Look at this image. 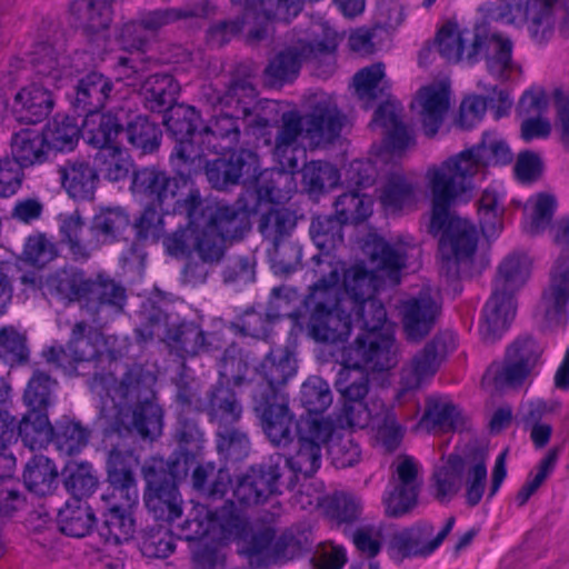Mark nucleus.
Segmentation results:
<instances>
[{"mask_svg": "<svg viewBox=\"0 0 569 569\" xmlns=\"http://www.w3.org/2000/svg\"><path fill=\"white\" fill-rule=\"evenodd\" d=\"M345 123L346 117L335 99L325 92L315 93L309 98L308 111L303 114L292 110L281 116L272 150L280 169L264 170L257 177V156L242 149L229 159L218 157L207 161V179L213 188L223 190L239 183L244 176L254 178L259 201L284 202L296 190L291 172L298 168L299 159L306 156L299 138L307 139L312 147L326 146L340 137Z\"/></svg>", "mask_w": 569, "mask_h": 569, "instance_id": "obj_1", "label": "nucleus"}, {"mask_svg": "<svg viewBox=\"0 0 569 569\" xmlns=\"http://www.w3.org/2000/svg\"><path fill=\"white\" fill-rule=\"evenodd\" d=\"M367 250L378 269V276L356 264L345 271L341 290L338 286L341 268L327 261L328 276L315 282L302 300L307 315L306 329L315 341L336 343L347 340L351 332L349 307L372 297L380 279L392 286L400 282V271L407 260L403 244H391L375 237L367 242Z\"/></svg>", "mask_w": 569, "mask_h": 569, "instance_id": "obj_2", "label": "nucleus"}, {"mask_svg": "<svg viewBox=\"0 0 569 569\" xmlns=\"http://www.w3.org/2000/svg\"><path fill=\"white\" fill-rule=\"evenodd\" d=\"M219 372L228 385L242 387L247 383L251 387L252 408L263 432L274 446H287L292 439L293 416L286 396L277 387L297 373L293 352L288 348L271 349L250 378L247 359L237 346L231 345L223 352Z\"/></svg>", "mask_w": 569, "mask_h": 569, "instance_id": "obj_3", "label": "nucleus"}, {"mask_svg": "<svg viewBox=\"0 0 569 569\" xmlns=\"http://www.w3.org/2000/svg\"><path fill=\"white\" fill-rule=\"evenodd\" d=\"M187 528L188 538L208 532L220 541L237 538L239 553L247 559L251 569L292 560L303 549L301 541L290 532L274 539L276 532L270 526L249 523L234 503L226 506L216 517L206 508L197 507Z\"/></svg>", "mask_w": 569, "mask_h": 569, "instance_id": "obj_4", "label": "nucleus"}, {"mask_svg": "<svg viewBox=\"0 0 569 569\" xmlns=\"http://www.w3.org/2000/svg\"><path fill=\"white\" fill-rule=\"evenodd\" d=\"M202 206L198 189H190L183 203L189 219L187 228L178 229L163 240L169 254L182 257L194 252L204 263H218L227 250V240L239 237L248 224V212L256 208L218 206L214 210Z\"/></svg>", "mask_w": 569, "mask_h": 569, "instance_id": "obj_5", "label": "nucleus"}, {"mask_svg": "<svg viewBox=\"0 0 569 569\" xmlns=\"http://www.w3.org/2000/svg\"><path fill=\"white\" fill-rule=\"evenodd\" d=\"M201 94L214 109H220L201 129V158L206 151L216 154L233 151L239 143L241 124L253 133L269 126L267 109L271 102L256 101L257 91L249 76L233 77L223 93L206 86Z\"/></svg>", "mask_w": 569, "mask_h": 569, "instance_id": "obj_6", "label": "nucleus"}, {"mask_svg": "<svg viewBox=\"0 0 569 569\" xmlns=\"http://www.w3.org/2000/svg\"><path fill=\"white\" fill-rule=\"evenodd\" d=\"M513 160V153L505 138L493 131L482 134L481 141L470 149L452 156L426 172L427 186L433 193V226L447 213L453 200L472 198V178L489 166H506Z\"/></svg>", "mask_w": 569, "mask_h": 569, "instance_id": "obj_7", "label": "nucleus"}, {"mask_svg": "<svg viewBox=\"0 0 569 569\" xmlns=\"http://www.w3.org/2000/svg\"><path fill=\"white\" fill-rule=\"evenodd\" d=\"M106 397L101 396V418L118 433L136 432L143 439H154L162 430V410L153 401L150 378L139 367L131 368L120 381L113 376L100 379Z\"/></svg>", "mask_w": 569, "mask_h": 569, "instance_id": "obj_8", "label": "nucleus"}, {"mask_svg": "<svg viewBox=\"0 0 569 569\" xmlns=\"http://www.w3.org/2000/svg\"><path fill=\"white\" fill-rule=\"evenodd\" d=\"M351 326L355 323L362 332L355 343L346 350V359L353 366L363 365L372 371H385L398 362V346L391 332L385 330L387 311L373 296L351 305L348 309Z\"/></svg>", "mask_w": 569, "mask_h": 569, "instance_id": "obj_9", "label": "nucleus"}, {"mask_svg": "<svg viewBox=\"0 0 569 569\" xmlns=\"http://www.w3.org/2000/svg\"><path fill=\"white\" fill-rule=\"evenodd\" d=\"M136 458L131 451L112 449L107 461L111 492L102 496L107 511L99 536L110 545L128 541L134 531L131 508L138 503L139 493L133 477Z\"/></svg>", "mask_w": 569, "mask_h": 569, "instance_id": "obj_10", "label": "nucleus"}, {"mask_svg": "<svg viewBox=\"0 0 569 569\" xmlns=\"http://www.w3.org/2000/svg\"><path fill=\"white\" fill-rule=\"evenodd\" d=\"M32 61L43 83L33 82L22 88L14 97L13 110L19 120L37 123L52 111L54 100L50 87H61L73 74V68L68 57L58 54L49 44L42 46Z\"/></svg>", "mask_w": 569, "mask_h": 569, "instance_id": "obj_11", "label": "nucleus"}, {"mask_svg": "<svg viewBox=\"0 0 569 569\" xmlns=\"http://www.w3.org/2000/svg\"><path fill=\"white\" fill-rule=\"evenodd\" d=\"M47 286L61 300L83 301L86 309L98 320L102 312H120L126 301V289L113 279L102 274L94 280L87 279L76 269L54 272L48 278Z\"/></svg>", "mask_w": 569, "mask_h": 569, "instance_id": "obj_12", "label": "nucleus"}, {"mask_svg": "<svg viewBox=\"0 0 569 569\" xmlns=\"http://www.w3.org/2000/svg\"><path fill=\"white\" fill-rule=\"evenodd\" d=\"M556 6L562 12V28L569 29V0H500L485 4L482 11L489 22L526 26L531 40L540 44L553 34Z\"/></svg>", "mask_w": 569, "mask_h": 569, "instance_id": "obj_13", "label": "nucleus"}, {"mask_svg": "<svg viewBox=\"0 0 569 569\" xmlns=\"http://www.w3.org/2000/svg\"><path fill=\"white\" fill-rule=\"evenodd\" d=\"M147 320L146 326L136 329L139 339L147 341L158 337L166 342L171 353L182 359L213 353L224 345L220 333L206 332L193 321L169 322V317L156 308Z\"/></svg>", "mask_w": 569, "mask_h": 569, "instance_id": "obj_14", "label": "nucleus"}, {"mask_svg": "<svg viewBox=\"0 0 569 569\" xmlns=\"http://www.w3.org/2000/svg\"><path fill=\"white\" fill-rule=\"evenodd\" d=\"M469 200H453L448 204L447 213L443 219L438 221V227L433 226V193H431V211L428 232L435 237L441 234L439 239V253L447 264V273L458 276L462 268L468 267L476 253L478 246V231L476 226L468 219L451 214V206Z\"/></svg>", "mask_w": 569, "mask_h": 569, "instance_id": "obj_15", "label": "nucleus"}, {"mask_svg": "<svg viewBox=\"0 0 569 569\" xmlns=\"http://www.w3.org/2000/svg\"><path fill=\"white\" fill-rule=\"evenodd\" d=\"M363 365L353 366L345 360L340 368L336 388L345 398L341 409L335 413L333 429L347 431L346 429H363L373 420L375 413L379 410L381 401H373L372 407L363 402L369 390V378Z\"/></svg>", "mask_w": 569, "mask_h": 569, "instance_id": "obj_16", "label": "nucleus"}, {"mask_svg": "<svg viewBox=\"0 0 569 569\" xmlns=\"http://www.w3.org/2000/svg\"><path fill=\"white\" fill-rule=\"evenodd\" d=\"M199 123L200 117L198 111L193 107L186 104L171 108L164 118L168 131L176 139L170 162L172 169L184 184L187 179L202 164L201 140L199 139L201 130H198Z\"/></svg>", "mask_w": 569, "mask_h": 569, "instance_id": "obj_17", "label": "nucleus"}, {"mask_svg": "<svg viewBox=\"0 0 569 569\" xmlns=\"http://www.w3.org/2000/svg\"><path fill=\"white\" fill-rule=\"evenodd\" d=\"M456 348V337L451 332L436 335L403 366L400 372L398 402L412 399L415 392L423 387L438 371L445 357Z\"/></svg>", "mask_w": 569, "mask_h": 569, "instance_id": "obj_18", "label": "nucleus"}, {"mask_svg": "<svg viewBox=\"0 0 569 569\" xmlns=\"http://www.w3.org/2000/svg\"><path fill=\"white\" fill-rule=\"evenodd\" d=\"M313 34L316 38L311 42H299L298 46L279 52L269 62L266 74L274 82L290 81L299 73L303 60L322 57L332 59L338 46L337 32L321 27V32H313Z\"/></svg>", "mask_w": 569, "mask_h": 569, "instance_id": "obj_19", "label": "nucleus"}, {"mask_svg": "<svg viewBox=\"0 0 569 569\" xmlns=\"http://www.w3.org/2000/svg\"><path fill=\"white\" fill-rule=\"evenodd\" d=\"M103 336L86 321H78L71 329L66 347H51L43 352L49 363L56 365L67 375H73L77 365L91 362L103 357Z\"/></svg>", "mask_w": 569, "mask_h": 569, "instance_id": "obj_20", "label": "nucleus"}, {"mask_svg": "<svg viewBox=\"0 0 569 569\" xmlns=\"http://www.w3.org/2000/svg\"><path fill=\"white\" fill-rule=\"evenodd\" d=\"M296 226L295 214L280 207H272L260 218L259 230L273 242L272 269L277 274H289L297 270L302 257L301 248L292 242H280Z\"/></svg>", "mask_w": 569, "mask_h": 569, "instance_id": "obj_21", "label": "nucleus"}, {"mask_svg": "<svg viewBox=\"0 0 569 569\" xmlns=\"http://www.w3.org/2000/svg\"><path fill=\"white\" fill-rule=\"evenodd\" d=\"M455 522L456 518L449 517L437 535H435L433 525L429 521H419L411 527L396 531L388 546L390 558L400 563L405 559L429 557L451 532Z\"/></svg>", "mask_w": 569, "mask_h": 569, "instance_id": "obj_22", "label": "nucleus"}, {"mask_svg": "<svg viewBox=\"0 0 569 569\" xmlns=\"http://www.w3.org/2000/svg\"><path fill=\"white\" fill-rule=\"evenodd\" d=\"M178 189L179 180L156 167H143L132 173V194L147 206H158L162 214L184 212L179 209L184 199H176Z\"/></svg>", "mask_w": 569, "mask_h": 569, "instance_id": "obj_23", "label": "nucleus"}, {"mask_svg": "<svg viewBox=\"0 0 569 569\" xmlns=\"http://www.w3.org/2000/svg\"><path fill=\"white\" fill-rule=\"evenodd\" d=\"M376 179V170L370 161L355 160L346 170V182L355 190L339 196L335 202V211L340 221L358 223L367 219L372 212V198L362 193L360 189L371 186Z\"/></svg>", "mask_w": 569, "mask_h": 569, "instance_id": "obj_24", "label": "nucleus"}, {"mask_svg": "<svg viewBox=\"0 0 569 569\" xmlns=\"http://www.w3.org/2000/svg\"><path fill=\"white\" fill-rule=\"evenodd\" d=\"M297 449L284 458V462L295 473L310 477L321 466L322 447L332 432V425L323 419H302L297 425Z\"/></svg>", "mask_w": 569, "mask_h": 569, "instance_id": "obj_25", "label": "nucleus"}, {"mask_svg": "<svg viewBox=\"0 0 569 569\" xmlns=\"http://www.w3.org/2000/svg\"><path fill=\"white\" fill-rule=\"evenodd\" d=\"M398 308L405 337L410 342L425 339L441 313V302L430 287L401 300Z\"/></svg>", "mask_w": 569, "mask_h": 569, "instance_id": "obj_26", "label": "nucleus"}, {"mask_svg": "<svg viewBox=\"0 0 569 569\" xmlns=\"http://www.w3.org/2000/svg\"><path fill=\"white\" fill-rule=\"evenodd\" d=\"M542 347L532 338L517 339L506 351L502 367L489 368L485 378L491 377L497 388L518 387L540 361Z\"/></svg>", "mask_w": 569, "mask_h": 569, "instance_id": "obj_27", "label": "nucleus"}, {"mask_svg": "<svg viewBox=\"0 0 569 569\" xmlns=\"http://www.w3.org/2000/svg\"><path fill=\"white\" fill-rule=\"evenodd\" d=\"M142 473L147 482L144 505L157 520L172 522L182 513L181 496L174 481L164 470H157L153 463H146Z\"/></svg>", "mask_w": 569, "mask_h": 569, "instance_id": "obj_28", "label": "nucleus"}, {"mask_svg": "<svg viewBox=\"0 0 569 569\" xmlns=\"http://www.w3.org/2000/svg\"><path fill=\"white\" fill-rule=\"evenodd\" d=\"M482 33L483 26L462 29L457 23L448 22L438 31L435 47L448 62L472 66L480 60Z\"/></svg>", "mask_w": 569, "mask_h": 569, "instance_id": "obj_29", "label": "nucleus"}, {"mask_svg": "<svg viewBox=\"0 0 569 569\" xmlns=\"http://www.w3.org/2000/svg\"><path fill=\"white\" fill-rule=\"evenodd\" d=\"M418 488V463L412 457H399L383 495L386 512L391 517L407 513L416 505Z\"/></svg>", "mask_w": 569, "mask_h": 569, "instance_id": "obj_30", "label": "nucleus"}, {"mask_svg": "<svg viewBox=\"0 0 569 569\" xmlns=\"http://www.w3.org/2000/svg\"><path fill=\"white\" fill-rule=\"evenodd\" d=\"M281 460V456L271 458L267 463L251 467L239 478L233 489V497L240 505L252 506L263 503L271 495L279 492Z\"/></svg>", "mask_w": 569, "mask_h": 569, "instance_id": "obj_31", "label": "nucleus"}, {"mask_svg": "<svg viewBox=\"0 0 569 569\" xmlns=\"http://www.w3.org/2000/svg\"><path fill=\"white\" fill-rule=\"evenodd\" d=\"M549 326L565 325L569 319V256L561 254L550 269V277L540 301Z\"/></svg>", "mask_w": 569, "mask_h": 569, "instance_id": "obj_32", "label": "nucleus"}, {"mask_svg": "<svg viewBox=\"0 0 569 569\" xmlns=\"http://www.w3.org/2000/svg\"><path fill=\"white\" fill-rule=\"evenodd\" d=\"M243 8L242 24L252 20L256 27L249 30L250 38L261 40L267 36V23L271 21L288 22L302 9L300 0H231Z\"/></svg>", "mask_w": 569, "mask_h": 569, "instance_id": "obj_33", "label": "nucleus"}, {"mask_svg": "<svg viewBox=\"0 0 569 569\" xmlns=\"http://www.w3.org/2000/svg\"><path fill=\"white\" fill-rule=\"evenodd\" d=\"M450 109V91L442 82L422 87L411 102V110L426 136L433 137Z\"/></svg>", "mask_w": 569, "mask_h": 569, "instance_id": "obj_34", "label": "nucleus"}, {"mask_svg": "<svg viewBox=\"0 0 569 569\" xmlns=\"http://www.w3.org/2000/svg\"><path fill=\"white\" fill-rule=\"evenodd\" d=\"M480 59H485L488 72L499 80L511 79L520 73V67L512 59V41L497 32L489 33L485 28L481 36Z\"/></svg>", "mask_w": 569, "mask_h": 569, "instance_id": "obj_35", "label": "nucleus"}, {"mask_svg": "<svg viewBox=\"0 0 569 569\" xmlns=\"http://www.w3.org/2000/svg\"><path fill=\"white\" fill-rule=\"evenodd\" d=\"M59 179L68 196L78 201L93 199L99 181L96 169L84 159H69L58 168Z\"/></svg>", "mask_w": 569, "mask_h": 569, "instance_id": "obj_36", "label": "nucleus"}, {"mask_svg": "<svg viewBox=\"0 0 569 569\" xmlns=\"http://www.w3.org/2000/svg\"><path fill=\"white\" fill-rule=\"evenodd\" d=\"M220 377L221 381L210 391L208 403L202 407V410L207 411L209 421L217 427L216 430L239 425L243 412L236 393L223 386L228 382L221 375Z\"/></svg>", "mask_w": 569, "mask_h": 569, "instance_id": "obj_37", "label": "nucleus"}, {"mask_svg": "<svg viewBox=\"0 0 569 569\" xmlns=\"http://www.w3.org/2000/svg\"><path fill=\"white\" fill-rule=\"evenodd\" d=\"M10 150L12 159L22 168L47 162L51 151L43 130L36 128H23L13 132Z\"/></svg>", "mask_w": 569, "mask_h": 569, "instance_id": "obj_38", "label": "nucleus"}, {"mask_svg": "<svg viewBox=\"0 0 569 569\" xmlns=\"http://www.w3.org/2000/svg\"><path fill=\"white\" fill-rule=\"evenodd\" d=\"M515 315V299L492 291L482 309L479 328L482 339L487 342L499 339L509 328Z\"/></svg>", "mask_w": 569, "mask_h": 569, "instance_id": "obj_39", "label": "nucleus"}, {"mask_svg": "<svg viewBox=\"0 0 569 569\" xmlns=\"http://www.w3.org/2000/svg\"><path fill=\"white\" fill-rule=\"evenodd\" d=\"M416 428L428 432L460 431L465 428V419L459 408L447 397L430 396Z\"/></svg>", "mask_w": 569, "mask_h": 569, "instance_id": "obj_40", "label": "nucleus"}, {"mask_svg": "<svg viewBox=\"0 0 569 569\" xmlns=\"http://www.w3.org/2000/svg\"><path fill=\"white\" fill-rule=\"evenodd\" d=\"M61 239L68 244L76 260H87L98 249V240L93 238L92 226L88 227L78 211L59 216Z\"/></svg>", "mask_w": 569, "mask_h": 569, "instance_id": "obj_41", "label": "nucleus"}, {"mask_svg": "<svg viewBox=\"0 0 569 569\" xmlns=\"http://www.w3.org/2000/svg\"><path fill=\"white\" fill-rule=\"evenodd\" d=\"M402 109L396 101H386L375 111L370 122L372 128L385 130L386 143L392 152H400L413 142L411 132L401 121Z\"/></svg>", "mask_w": 569, "mask_h": 569, "instance_id": "obj_42", "label": "nucleus"}, {"mask_svg": "<svg viewBox=\"0 0 569 569\" xmlns=\"http://www.w3.org/2000/svg\"><path fill=\"white\" fill-rule=\"evenodd\" d=\"M487 460L488 452L485 449H476L463 458L459 457L466 503L470 507L477 506L485 495L488 482Z\"/></svg>", "mask_w": 569, "mask_h": 569, "instance_id": "obj_43", "label": "nucleus"}, {"mask_svg": "<svg viewBox=\"0 0 569 569\" xmlns=\"http://www.w3.org/2000/svg\"><path fill=\"white\" fill-rule=\"evenodd\" d=\"M120 134H123V129L117 116L100 112L84 114L81 136L88 144L98 151H101L102 148L119 146Z\"/></svg>", "mask_w": 569, "mask_h": 569, "instance_id": "obj_44", "label": "nucleus"}, {"mask_svg": "<svg viewBox=\"0 0 569 569\" xmlns=\"http://www.w3.org/2000/svg\"><path fill=\"white\" fill-rule=\"evenodd\" d=\"M506 191L501 183L488 186L477 202L481 231L487 239L497 237L503 227Z\"/></svg>", "mask_w": 569, "mask_h": 569, "instance_id": "obj_45", "label": "nucleus"}, {"mask_svg": "<svg viewBox=\"0 0 569 569\" xmlns=\"http://www.w3.org/2000/svg\"><path fill=\"white\" fill-rule=\"evenodd\" d=\"M111 90L112 82L103 74L98 72L86 74L76 87L74 109L83 116L99 112L110 97Z\"/></svg>", "mask_w": 569, "mask_h": 569, "instance_id": "obj_46", "label": "nucleus"}, {"mask_svg": "<svg viewBox=\"0 0 569 569\" xmlns=\"http://www.w3.org/2000/svg\"><path fill=\"white\" fill-rule=\"evenodd\" d=\"M379 199L388 213L410 210L418 202L417 186L401 172L395 171L381 188Z\"/></svg>", "mask_w": 569, "mask_h": 569, "instance_id": "obj_47", "label": "nucleus"}, {"mask_svg": "<svg viewBox=\"0 0 569 569\" xmlns=\"http://www.w3.org/2000/svg\"><path fill=\"white\" fill-rule=\"evenodd\" d=\"M512 106V99L508 91L493 89V94L487 98L468 97L460 106L459 122L462 128L469 129L478 122L487 108H496L495 118L499 119L508 113Z\"/></svg>", "mask_w": 569, "mask_h": 569, "instance_id": "obj_48", "label": "nucleus"}, {"mask_svg": "<svg viewBox=\"0 0 569 569\" xmlns=\"http://www.w3.org/2000/svg\"><path fill=\"white\" fill-rule=\"evenodd\" d=\"M530 276V261L525 254H510L498 267L493 281V292L515 299Z\"/></svg>", "mask_w": 569, "mask_h": 569, "instance_id": "obj_49", "label": "nucleus"}, {"mask_svg": "<svg viewBox=\"0 0 569 569\" xmlns=\"http://www.w3.org/2000/svg\"><path fill=\"white\" fill-rule=\"evenodd\" d=\"M147 107L153 112L173 108L180 86L167 72H156L146 77L141 84Z\"/></svg>", "mask_w": 569, "mask_h": 569, "instance_id": "obj_50", "label": "nucleus"}, {"mask_svg": "<svg viewBox=\"0 0 569 569\" xmlns=\"http://www.w3.org/2000/svg\"><path fill=\"white\" fill-rule=\"evenodd\" d=\"M339 217L323 216L312 220L310 224V236L313 243L321 250V256H315L317 264H327L332 261L330 252L343 241L342 224Z\"/></svg>", "mask_w": 569, "mask_h": 569, "instance_id": "obj_51", "label": "nucleus"}, {"mask_svg": "<svg viewBox=\"0 0 569 569\" xmlns=\"http://www.w3.org/2000/svg\"><path fill=\"white\" fill-rule=\"evenodd\" d=\"M231 503H233V502L232 501L226 502L222 508L217 509L214 511L209 509L204 505H200V503L194 505L192 507L191 511L189 512L188 518L181 526V536L183 537V539L189 540V541L194 540V541L200 542L199 546L197 547V549L193 551V562H194V566L197 569H217V566L220 562V555L218 552L217 545L227 543V542H230L233 540H236L238 542V539L236 538V539H230V540H226V541H220V540L213 539V537L210 532H208L201 537L188 538L187 537L188 532H189V529L187 528L188 522L193 518V512L197 507L206 508L211 513L212 517H216V515L219 513L226 506H229Z\"/></svg>", "mask_w": 569, "mask_h": 569, "instance_id": "obj_52", "label": "nucleus"}, {"mask_svg": "<svg viewBox=\"0 0 569 569\" xmlns=\"http://www.w3.org/2000/svg\"><path fill=\"white\" fill-rule=\"evenodd\" d=\"M111 0H74L70 12L79 27L88 33L104 31L111 22Z\"/></svg>", "mask_w": 569, "mask_h": 569, "instance_id": "obj_53", "label": "nucleus"}, {"mask_svg": "<svg viewBox=\"0 0 569 569\" xmlns=\"http://www.w3.org/2000/svg\"><path fill=\"white\" fill-rule=\"evenodd\" d=\"M23 481L28 490L34 495H50L58 486L57 467L49 458L34 455L26 465Z\"/></svg>", "mask_w": 569, "mask_h": 569, "instance_id": "obj_54", "label": "nucleus"}, {"mask_svg": "<svg viewBox=\"0 0 569 569\" xmlns=\"http://www.w3.org/2000/svg\"><path fill=\"white\" fill-rule=\"evenodd\" d=\"M353 87L365 108L370 107L375 100L387 96L389 83L386 79L385 66L375 63L358 71L353 77Z\"/></svg>", "mask_w": 569, "mask_h": 569, "instance_id": "obj_55", "label": "nucleus"}, {"mask_svg": "<svg viewBox=\"0 0 569 569\" xmlns=\"http://www.w3.org/2000/svg\"><path fill=\"white\" fill-rule=\"evenodd\" d=\"M129 224V214L121 207L100 209L91 222L93 238L98 240V248L117 240Z\"/></svg>", "mask_w": 569, "mask_h": 569, "instance_id": "obj_56", "label": "nucleus"}, {"mask_svg": "<svg viewBox=\"0 0 569 569\" xmlns=\"http://www.w3.org/2000/svg\"><path fill=\"white\" fill-rule=\"evenodd\" d=\"M192 485L203 496L218 499L228 492L231 477L226 468H216L213 462H206L193 470Z\"/></svg>", "mask_w": 569, "mask_h": 569, "instance_id": "obj_57", "label": "nucleus"}, {"mask_svg": "<svg viewBox=\"0 0 569 569\" xmlns=\"http://www.w3.org/2000/svg\"><path fill=\"white\" fill-rule=\"evenodd\" d=\"M96 522L94 515L87 503L67 502L58 512V526L62 533L82 538L87 536Z\"/></svg>", "mask_w": 569, "mask_h": 569, "instance_id": "obj_58", "label": "nucleus"}, {"mask_svg": "<svg viewBox=\"0 0 569 569\" xmlns=\"http://www.w3.org/2000/svg\"><path fill=\"white\" fill-rule=\"evenodd\" d=\"M53 427L47 412L29 410L19 423V436L30 450L43 448L51 441Z\"/></svg>", "mask_w": 569, "mask_h": 569, "instance_id": "obj_59", "label": "nucleus"}, {"mask_svg": "<svg viewBox=\"0 0 569 569\" xmlns=\"http://www.w3.org/2000/svg\"><path fill=\"white\" fill-rule=\"evenodd\" d=\"M58 382L48 373L36 370L29 379L23 393V401L29 410L47 412L56 401Z\"/></svg>", "mask_w": 569, "mask_h": 569, "instance_id": "obj_60", "label": "nucleus"}, {"mask_svg": "<svg viewBox=\"0 0 569 569\" xmlns=\"http://www.w3.org/2000/svg\"><path fill=\"white\" fill-rule=\"evenodd\" d=\"M51 150L71 151L79 141L81 130L68 116H56L42 129Z\"/></svg>", "mask_w": 569, "mask_h": 569, "instance_id": "obj_61", "label": "nucleus"}, {"mask_svg": "<svg viewBox=\"0 0 569 569\" xmlns=\"http://www.w3.org/2000/svg\"><path fill=\"white\" fill-rule=\"evenodd\" d=\"M371 423L377 431L378 441L387 451L392 452L400 446L405 427L398 421L392 408L386 407L383 402L380 403Z\"/></svg>", "mask_w": 569, "mask_h": 569, "instance_id": "obj_62", "label": "nucleus"}, {"mask_svg": "<svg viewBox=\"0 0 569 569\" xmlns=\"http://www.w3.org/2000/svg\"><path fill=\"white\" fill-rule=\"evenodd\" d=\"M216 446L220 457L228 461L244 459L250 451L248 432L239 425L216 430Z\"/></svg>", "mask_w": 569, "mask_h": 569, "instance_id": "obj_63", "label": "nucleus"}, {"mask_svg": "<svg viewBox=\"0 0 569 569\" xmlns=\"http://www.w3.org/2000/svg\"><path fill=\"white\" fill-rule=\"evenodd\" d=\"M94 161L103 177L112 182L123 180L132 169V161L123 148L112 146L97 151Z\"/></svg>", "mask_w": 569, "mask_h": 569, "instance_id": "obj_64", "label": "nucleus"}]
</instances>
